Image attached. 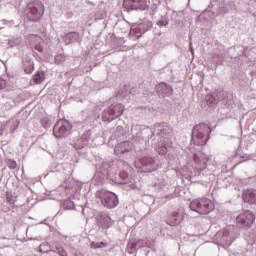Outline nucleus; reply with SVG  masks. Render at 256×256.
Wrapping results in <instances>:
<instances>
[{"label": "nucleus", "mask_w": 256, "mask_h": 256, "mask_svg": "<svg viewBox=\"0 0 256 256\" xmlns=\"http://www.w3.org/2000/svg\"><path fill=\"white\" fill-rule=\"evenodd\" d=\"M24 71L28 75L33 73V71H35V64H33V62L31 60L25 61L24 62Z\"/></svg>", "instance_id": "13"}, {"label": "nucleus", "mask_w": 256, "mask_h": 256, "mask_svg": "<svg viewBox=\"0 0 256 256\" xmlns=\"http://www.w3.org/2000/svg\"><path fill=\"white\" fill-rule=\"evenodd\" d=\"M8 85L9 84L7 83V80L0 78V91L3 89H7Z\"/></svg>", "instance_id": "16"}, {"label": "nucleus", "mask_w": 256, "mask_h": 256, "mask_svg": "<svg viewBox=\"0 0 256 256\" xmlns=\"http://www.w3.org/2000/svg\"><path fill=\"white\" fill-rule=\"evenodd\" d=\"M143 165H147V163H143Z\"/></svg>", "instance_id": "22"}, {"label": "nucleus", "mask_w": 256, "mask_h": 256, "mask_svg": "<svg viewBox=\"0 0 256 256\" xmlns=\"http://www.w3.org/2000/svg\"><path fill=\"white\" fill-rule=\"evenodd\" d=\"M209 133H211V128L207 124H198L194 127L192 132V143L194 145H207L209 141Z\"/></svg>", "instance_id": "2"}, {"label": "nucleus", "mask_w": 256, "mask_h": 256, "mask_svg": "<svg viewBox=\"0 0 256 256\" xmlns=\"http://www.w3.org/2000/svg\"><path fill=\"white\" fill-rule=\"evenodd\" d=\"M56 251L60 256H67V251H65V248L62 246H57Z\"/></svg>", "instance_id": "15"}, {"label": "nucleus", "mask_w": 256, "mask_h": 256, "mask_svg": "<svg viewBox=\"0 0 256 256\" xmlns=\"http://www.w3.org/2000/svg\"><path fill=\"white\" fill-rule=\"evenodd\" d=\"M102 203L108 209H113V207H117L119 204V199L115 193L106 192L102 196Z\"/></svg>", "instance_id": "7"}, {"label": "nucleus", "mask_w": 256, "mask_h": 256, "mask_svg": "<svg viewBox=\"0 0 256 256\" xmlns=\"http://www.w3.org/2000/svg\"><path fill=\"white\" fill-rule=\"evenodd\" d=\"M90 247L91 249H99L101 248V245H99V243L91 242Z\"/></svg>", "instance_id": "17"}, {"label": "nucleus", "mask_w": 256, "mask_h": 256, "mask_svg": "<svg viewBox=\"0 0 256 256\" xmlns=\"http://www.w3.org/2000/svg\"><path fill=\"white\" fill-rule=\"evenodd\" d=\"M168 223L172 226L179 225L181 220H179V213L174 212L172 215L168 217Z\"/></svg>", "instance_id": "12"}, {"label": "nucleus", "mask_w": 256, "mask_h": 256, "mask_svg": "<svg viewBox=\"0 0 256 256\" xmlns=\"http://www.w3.org/2000/svg\"><path fill=\"white\" fill-rule=\"evenodd\" d=\"M11 169H15L17 167V163L12 162V166H9Z\"/></svg>", "instance_id": "20"}, {"label": "nucleus", "mask_w": 256, "mask_h": 256, "mask_svg": "<svg viewBox=\"0 0 256 256\" xmlns=\"http://www.w3.org/2000/svg\"><path fill=\"white\" fill-rule=\"evenodd\" d=\"M169 87L167 86V84L165 83H160L158 85V91L162 94V95H165V89H168Z\"/></svg>", "instance_id": "14"}, {"label": "nucleus", "mask_w": 256, "mask_h": 256, "mask_svg": "<svg viewBox=\"0 0 256 256\" xmlns=\"http://www.w3.org/2000/svg\"><path fill=\"white\" fill-rule=\"evenodd\" d=\"M253 221H255V217L249 211L241 213L236 218L237 225H240L241 227H246L247 229H249V227L253 225Z\"/></svg>", "instance_id": "6"}, {"label": "nucleus", "mask_w": 256, "mask_h": 256, "mask_svg": "<svg viewBox=\"0 0 256 256\" xmlns=\"http://www.w3.org/2000/svg\"><path fill=\"white\" fill-rule=\"evenodd\" d=\"M190 209L199 215H209L215 211V202L209 198H198L190 203Z\"/></svg>", "instance_id": "1"}, {"label": "nucleus", "mask_w": 256, "mask_h": 256, "mask_svg": "<svg viewBox=\"0 0 256 256\" xmlns=\"http://www.w3.org/2000/svg\"><path fill=\"white\" fill-rule=\"evenodd\" d=\"M194 161L198 171H203L207 169V163H209V156L204 153H199L194 155Z\"/></svg>", "instance_id": "9"}, {"label": "nucleus", "mask_w": 256, "mask_h": 256, "mask_svg": "<svg viewBox=\"0 0 256 256\" xmlns=\"http://www.w3.org/2000/svg\"><path fill=\"white\" fill-rule=\"evenodd\" d=\"M243 199L246 203L256 205V190H246L243 194Z\"/></svg>", "instance_id": "10"}, {"label": "nucleus", "mask_w": 256, "mask_h": 256, "mask_svg": "<svg viewBox=\"0 0 256 256\" xmlns=\"http://www.w3.org/2000/svg\"><path fill=\"white\" fill-rule=\"evenodd\" d=\"M33 81L36 85H41L45 81V72L41 71L33 76Z\"/></svg>", "instance_id": "11"}, {"label": "nucleus", "mask_w": 256, "mask_h": 256, "mask_svg": "<svg viewBox=\"0 0 256 256\" xmlns=\"http://www.w3.org/2000/svg\"><path fill=\"white\" fill-rule=\"evenodd\" d=\"M98 245H100V247H107V244L105 242H100L98 243Z\"/></svg>", "instance_id": "21"}, {"label": "nucleus", "mask_w": 256, "mask_h": 256, "mask_svg": "<svg viewBox=\"0 0 256 256\" xmlns=\"http://www.w3.org/2000/svg\"><path fill=\"white\" fill-rule=\"evenodd\" d=\"M124 9L127 11H145V9H149V5H147V0H124L123 2Z\"/></svg>", "instance_id": "5"}, {"label": "nucleus", "mask_w": 256, "mask_h": 256, "mask_svg": "<svg viewBox=\"0 0 256 256\" xmlns=\"http://www.w3.org/2000/svg\"><path fill=\"white\" fill-rule=\"evenodd\" d=\"M53 133L56 139H62L63 137H67V135L71 133V123L63 119L58 120L57 123L54 125Z\"/></svg>", "instance_id": "3"}, {"label": "nucleus", "mask_w": 256, "mask_h": 256, "mask_svg": "<svg viewBox=\"0 0 256 256\" xmlns=\"http://www.w3.org/2000/svg\"><path fill=\"white\" fill-rule=\"evenodd\" d=\"M128 249H131V251H133V249H135V242L128 243Z\"/></svg>", "instance_id": "18"}, {"label": "nucleus", "mask_w": 256, "mask_h": 256, "mask_svg": "<svg viewBox=\"0 0 256 256\" xmlns=\"http://www.w3.org/2000/svg\"><path fill=\"white\" fill-rule=\"evenodd\" d=\"M35 49H36V51H39L40 53L43 52V47H41V46H36Z\"/></svg>", "instance_id": "19"}, {"label": "nucleus", "mask_w": 256, "mask_h": 256, "mask_svg": "<svg viewBox=\"0 0 256 256\" xmlns=\"http://www.w3.org/2000/svg\"><path fill=\"white\" fill-rule=\"evenodd\" d=\"M123 111H125V106L122 104L111 105L107 110L104 111L102 115L103 121H113L117 119V117H121L123 115Z\"/></svg>", "instance_id": "4"}, {"label": "nucleus", "mask_w": 256, "mask_h": 256, "mask_svg": "<svg viewBox=\"0 0 256 256\" xmlns=\"http://www.w3.org/2000/svg\"><path fill=\"white\" fill-rule=\"evenodd\" d=\"M45 13V8L43 7V3L39 2L30 7V15L32 17V21H39L43 17Z\"/></svg>", "instance_id": "8"}]
</instances>
